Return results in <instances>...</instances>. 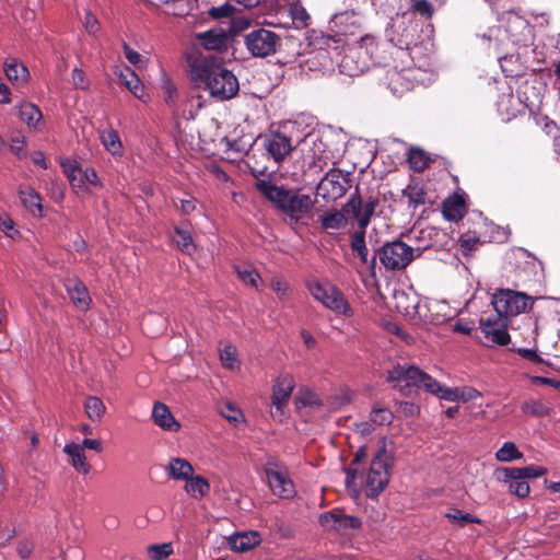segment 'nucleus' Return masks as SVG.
Returning <instances> with one entry per match:
<instances>
[{
  "label": "nucleus",
  "instance_id": "4",
  "mask_svg": "<svg viewBox=\"0 0 560 560\" xmlns=\"http://www.w3.org/2000/svg\"><path fill=\"white\" fill-rule=\"evenodd\" d=\"M527 23L522 18L511 14L509 16V28L501 26L489 27L486 32L478 34L485 48L494 49L497 52L508 50L510 44L522 43V33L526 31Z\"/></svg>",
  "mask_w": 560,
  "mask_h": 560
},
{
  "label": "nucleus",
  "instance_id": "26",
  "mask_svg": "<svg viewBox=\"0 0 560 560\" xmlns=\"http://www.w3.org/2000/svg\"><path fill=\"white\" fill-rule=\"evenodd\" d=\"M154 423L161 429L170 432H177L180 429L179 422L173 417L170 408L163 402H155L152 410Z\"/></svg>",
  "mask_w": 560,
  "mask_h": 560
},
{
  "label": "nucleus",
  "instance_id": "1",
  "mask_svg": "<svg viewBox=\"0 0 560 560\" xmlns=\"http://www.w3.org/2000/svg\"><path fill=\"white\" fill-rule=\"evenodd\" d=\"M188 67L190 80L198 86H202L212 97L226 101L238 93L237 78L232 71L224 68L217 57L190 56Z\"/></svg>",
  "mask_w": 560,
  "mask_h": 560
},
{
  "label": "nucleus",
  "instance_id": "6",
  "mask_svg": "<svg viewBox=\"0 0 560 560\" xmlns=\"http://www.w3.org/2000/svg\"><path fill=\"white\" fill-rule=\"evenodd\" d=\"M533 298L526 293L510 289H499L491 298L495 315L505 317L508 320L529 311L533 307Z\"/></svg>",
  "mask_w": 560,
  "mask_h": 560
},
{
  "label": "nucleus",
  "instance_id": "46",
  "mask_svg": "<svg viewBox=\"0 0 560 560\" xmlns=\"http://www.w3.org/2000/svg\"><path fill=\"white\" fill-rule=\"evenodd\" d=\"M445 516L452 522V524H454L458 527H464L469 523H477V524L481 523V521L477 516H475L470 513L464 512L459 509H450L445 513Z\"/></svg>",
  "mask_w": 560,
  "mask_h": 560
},
{
  "label": "nucleus",
  "instance_id": "45",
  "mask_svg": "<svg viewBox=\"0 0 560 560\" xmlns=\"http://www.w3.org/2000/svg\"><path fill=\"white\" fill-rule=\"evenodd\" d=\"M320 223L325 230H341L347 225V219L340 211H330L320 217Z\"/></svg>",
  "mask_w": 560,
  "mask_h": 560
},
{
  "label": "nucleus",
  "instance_id": "27",
  "mask_svg": "<svg viewBox=\"0 0 560 560\" xmlns=\"http://www.w3.org/2000/svg\"><path fill=\"white\" fill-rule=\"evenodd\" d=\"M257 188L279 210H282L285 200L291 191L282 186H277L269 180L258 182Z\"/></svg>",
  "mask_w": 560,
  "mask_h": 560
},
{
  "label": "nucleus",
  "instance_id": "24",
  "mask_svg": "<svg viewBox=\"0 0 560 560\" xmlns=\"http://www.w3.org/2000/svg\"><path fill=\"white\" fill-rule=\"evenodd\" d=\"M261 542L257 530L240 532L229 537V546L233 551L247 552Z\"/></svg>",
  "mask_w": 560,
  "mask_h": 560
},
{
  "label": "nucleus",
  "instance_id": "20",
  "mask_svg": "<svg viewBox=\"0 0 560 560\" xmlns=\"http://www.w3.org/2000/svg\"><path fill=\"white\" fill-rule=\"evenodd\" d=\"M292 148L291 139L281 132L271 133L266 140V149L276 162L283 161Z\"/></svg>",
  "mask_w": 560,
  "mask_h": 560
},
{
  "label": "nucleus",
  "instance_id": "9",
  "mask_svg": "<svg viewBox=\"0 0 560 560\" xmlns=\"http://www.w3.org/2000/svg\"><path fill=\"white\" fill-rule=\"evenodd\" d=\"M295 387V380L289 373L278 375L272 385L270 415L275 420L283 421L287 406Z\"/></svg>",
  "mask_w": 560,
  "mask_h": 560
},
{
  "label": "nucleus",
  "instance_id": "13",
  "mask_svg": "<svg viewBox=\"0 0 560 560\" xmlns=\"http://www.w3.org/2000/svg\"><path fill=\"white\" fill-rule=\"evenodd\" d=\"M319 524L327 532L345 534L348 529L361 527L360 518L347 515L342 510L334 509L319 515Z\"/></svg>",
  "mask_w": 560,
  "mask_h": 560
},
{
  "label": "nucleus",
  "instance_id": "28",
  "mask_svg": "<svg viewBox=\"0 0 560 560\" xmlns=\"http://www.w3.org/2000/svg\"><path fill=\"white\" fill-rule=\"evenodd\" d=\"M63 452L68 455L70 464L79 474L88 475L91 471V465L86 459L83 446L71 442L65 445Z\"/></svg>",
  "mask_w": 560,
  "mask_h": 560
},
{
  "label": "nucleus",
  "instance_id": "44",
  "mask_svg": "<svg viewBox=\"0 0 560 560\" xmlns=\"http://www.w3.org/2000/svg\"><path fill=\"white\" fill-rule=\"evenodd\" d=\"M523 458V453L518 451L515 443L504 442L495 452V459L502 463H510Z\"/></svg>",
  "mask_w": 560,
  "mask_h": 560
},
{
  "label": "nucleus",
  "instance_id": "61",
  "mask_svg": "<svg viewBox=\"0 0 560 560\" xmlns=\"http://www.w3.org/2000/svg\"><path fill=\"white\" fill-rule=\"evenodd\" d=\"M405 195L407 196L409 202L413 203L415 206L424 202V192L422 188L417 185L408 186L405 190Z\"/></svg>",
  "mask_w": 560,
  "mask_h": 560
},
{
  "label": "nucleus",
  "instance_id": "3",
  "mask_svg": "<svg viewBox=\"0 0 560 560\" xmlns=\"http://www.w3.org/2000/svg\"><path fill=\"white\" fill-rule=\"evenodd\" d=\"M388 377L395 383V386L406 390V394L411 388L424 389L440 399H444V394L448 388L415 365L398 364L389 371Z\"/></svg>",
  "mask_w": 560,
  "mask_h": 560
},
{
  "label": "nucleus",
  "instance_id": "18",
  "mask_svg": "<svg viewBox=\"0 0 560 560\" xmlns=\"http://www.w3.org/2000/svg\"><path fill=\"white\" fill-rule=\"evenodd\" d=\"M395 307L399 313L410 320L417 322L424 317L419 298L415 294H407L404 291H397L394 294Z\"/></svg>",
  "mask_w": 560,
  "mask_h": 560
},
{
  "label": "nucleus",
  "instance_id": "51",
  "mask_svg": "<svg viewBox=\"0 0 560 560\" xmlns=\"http://www.w3.org/2000/svg\"><path fill=\"white\" fill-rule=\"evenodd\" d=\"M175 233L177 235L175 241L178 248H180L184 253L191 255L195 252L196 246L192 242L190 233L179 228H176Z\"/></svg>",
  "mask_w": 560,
  "mask_h": 560
},
{
  "label": "nucleus",
  "instance_id": "43",
  "mask_svg": "<svg viewBox=\"0 0 560 560\" xmlns=\"http://www.w3.org/2000/svg\"><path fill=\"white\" fill-rule=\"evenodd\" d=\"M504 474L512 478L535 479L547 474V469L540 466L514 467L512 470H505Z\"/></svg>",
  "mask_w": 560,
  "mask_h": 560
},
{
  "label": "nucleus",
  "instance_id": "32",
  "mask_svg": "<svg viewBox=\"0 0 560 560\" xmlns=\"http://www.w3.org/2000/svg\"><path fill=\"white\" fill-rule=\"evenodd\" d=\"M19 195L23 206L27 208L33 215L43 217L42 197L34 188H21Z\"/></svg>",
  "mask_w": 560,
  "mask_h": 560
},
{
  "label": "nucleus",
  "instance_id": "34",
  "mask_svg": "<svg viewBox=\"0 0 560 560\" xmlns=\"http://www.w3.org/2000/svg\"><path fill=\"white\" fill-rule=\"evenodd\" d=\"M100 139L105 150L110 153L114 158H121L124 154V145L119 138V135L114 129L103 130L100 135Z\"/></svg>",
  "mask_w": 560,
  "mask_h": 560
},
{
  "label": "nucleus",
  "instance_id": "40",
  "mask_svg": "<svg viewBox=\"0 0 560 560\" xmlns=\"http://www.w3.org/2000/svg\"><path fill=\"white\" fill-rule=\"evenodd\" d=\"M236 273L238 279L246 285L259 289V284L262 282L259 273L249 265H242L236 267Z\"/></svg>",
  "mask_w": 560,
  "mask_h": 560
},
{
  "label": "nucleus",
  "instance_id": "42",
  "mask_svg": "<svg viewBox=\"0 0 560 560\" xmlns=\"http://www.w3.org/2000/svg\"><path fill=\"white\" fill-rule=\"evenodd\" d=\"M20 116L28 127L33 128H36L43 117L40 109L32 103H24L20 106Z\"/></svg>",
  "mask_w": 560,
  "mask_h": 560
},
{
  "label": "nucleus",
  "instance_id": "50",
  "mask_svg": "<svg viewBox=\"0 0 560 560\" xmlns=\"http://www.w3.org/2000/svg\"><path fill=\"white\" fill-rule=\"evenodd\" d=\"M429 161V158L427 156L425 152L420 149L411 148L408 151V162L410 167L413 171L420 172L424 170L427 166V163Z\"/></svg>",
  "mask_w": 560,
  "mask_h": 560
},
{
  "label": "nucleus",
  "instance_id": "16",
  "mask_svg": "<svg viewBox=\"0 0 560 560\" xmlns=\"http://www.w3.org/2000/svg\"><path fill=\"white\" fill-rule=\"evenodd\" d=\"M302 150L306 151L310 162L315 166L323 167L330 160L327 147L318 132H308L302 140Z\"/></svg>",
  "mask_w": 560,
  "mask_h": 560
},
{
  "label": "nucleus",
  "instance_id": "25",
  "mask_svg": "<svg viewBox=\"0 0 560 560\" xmlns=\"http://www.w3.org/2000/svg\"><path fill=\"white\" fill-rule=\"evenodd\" d=\"M118 79L120 84L126 86L135 97L142 102H148L149 96L145 86L131 68L125 67V69L119 72Z\"/></svg>",
  "mask_w": 560,
  "mask_h": 560
},
{
  "label": "nucleus",
  "instance_id": "23",
  "mask_svg": "<svg viewBox=\"0 0 560 560\" xmlns=\"http://www.w3.org/2000/svg\"><path fill=\"white\" fill-rule=\"evenodd\" d=\"M514 467H501L495 469L494 477L498 481L508 483L509 491L520 499H524L529 494V485L524 478H512L504 474L505 470H512Z\"/></svg>",
  "mask_w": 560,
  "mask_h": 560
},
{
  "label": "nucleus",
  "instance_id": "58",
  "mask_svg": "<svg viewBox=\"0 0 560 560\" xmlns=\"http://www.w3.org/2000/svg\"><path fill=\"white\" fill-rule=\"evenodd\" d=\"M0 230L5 236L15 240L20 236L19 230L15 228L14 221L7 214L0 217Z\"/></svg>",
  "mask_w": 560,
  "mask_h": 560
},
{
  "label": "nucleus",
  "instance_id": "7",
  "mask_svg": "<svg viewBox=\"0 0 560 560\" xmlns=\"http://www.w3.org/2000/svg\"><path fill=\"white\" fill-rule=\"evenodd\" d=\"M62 171L77 195L90 194L92 188H102L97 172L93 167H81L75 160L66 159L61 162Z\"/></svg>",
  "mask_w": 560,
  "mask_h": 560
},
{
  "label": "nucleus",
  "instance_id": "64",
  "mask_svg": "<svg viewBox=\"0 0 560 560\" xmlns=\"http://www.w3.org/2000/svg\"><path fill=\"white\" fill-rule=\"evenodd\" d=\"M234 11H235V8L232 4L224 3L222 5L211 8L209 11V14L213 19H222V18L232 16Z\"/></svg>",
  "mask_w": 560,
  "mask_h": 560
},
{
  "label": "nucleus",
  "instance_id": "33",
  "mask_svg": "<svg viewBox=\"0 0 560 560\" xmlns=\"http://www.w3.org/2000/svg\"><path fill=\"white\" fill-rule=\"evenodd\" d=\"M67 289L73 304L81 310H86L91 298L85 285L79 280H73L68 283Z\"/></svg>",
  "mask_w": 560,
  "mask_h": 560
},
{
  "label": "nucleus",
  "instance_id": "60",
  "mask_svg": "<svg viewBox=\"0 0 560 560\" xmlns=\"http://www.w3.org/2000/svg\"><path fill=\"white\" fill-rule=\"evenodd\" d=\"M376 202L374 200H369L366 202H362L361 213L359 214V224L361 229H365L370 223V219L375 210Z\"/></svg>",
  "mask_w": 560,
  "mask_h": 560
},
{
  "label": "nucleus",
  "instance_id": "54",
  "mask_svg": "<svg viewBox=\"0 0 560 560\" xmlns=\"http://www.w3.org/2000/svg\"><path fill=\"white\" fill-rule=\"evenodd\" d=\"M161 88L164 102L171 107L174 106L177 101V89L175 84L168 78L164 77Z\"/></svg>",
  "mask_w": 560,
  "mask_h": 560
},
{
  "label": "nucleus",
  "instance_id": "30",
  "mask_svg": "<svg viewBox=\"0 0 560 560\" xmlns=\"http://www.w3.org/2000/svg\"><path fill=\"white\" fill-rule=\"evenodd\" d=\"M184 482L185 493L195 500L202 499L210 493V482L200 475L192 472Z\"/></svg>",
  "mask_w": 560,
  "mask_h": 560
},
{
  "label": "nucleus",
  "instance_id": "10",
  "mask_svg": "<svg viewBox=\"0 0 560 560\" xmlns=\"http://www.w3.org/2000/svg\"><path fill=\"white\" fill-rule=\"evenodd\" d=\"M279 36L265 28H259L248 33L244 43L247 50L254 57H267L276 52L279 45Z\"/></svg>",
  "mask_w": 560,
  "mask_h": 560
},
{
  "label": "nucleus",
  "instance_id": "53",
  "mask_svg": "<svg viewBox=\"0 0 560 560\" xmlns=\"http://www.w3.org/2000/svg\"><path fill=\"white\" fill-rule=\"evenodd\" d=\"M524 413L530 416H547L549 415V408L540 400H527L522 405Z\"/></svg>",
  "mask_w": 560,
  "mask_h": 560
},
{
  "label": "nucleus",
  "instance_id": "17",
  "mask_svg": "<svg viewBox=\"0 0 560 560\" xmlns=\"http://www.w3.org/2000/svg\"><path fill=\"white\" fill-rule=\"evenodd\" d=\"M313 207L314 200L311 196L291 190L281 211L287 213L292 220L299 221L308 214Z\"/></svg>",
  "mask_w": 560,
  "mask_h": 560
},
{
  "label": "nucleus",
  "instance_id": "35",
  "mask_svg": "<svg viewBox=\"0 0 560 560\" xmlns=\"http://www.w3.org/2000/svg\"><path fill=\"white\" fill-rule=\"evenodd\" d=\"M366 457V447L364 445H361L359 450L357 451L352 463L347 468V477H346V486L349 491H351L353 494L359 493V487L357 483V475H358V465L361 462L362 458Z\"/></svg>",
  "mask_w": 560,
  "mask_h": 560
},
{
  "label": "nucleus",
  "instance_id": "19",
  "mask_svg": "<svg viewBox=\"0 0 560 560\" xmlns=\"http://www.w3.org/2000/svg\"><path fill=\"white\" fill-rule=\"evenodd\" d=\"M329 24L331 31L336 32L337 35H354L355 30L360 26V16L346 11L334 15Z\"/></svg>",
  "mask_w": 560,
  "mask_h": 560
},
{
  "label": "nucleus",
  "instance_id": "52",
  "mask_svg": "<svg viewBox=\"0 0 560 560\" xmlns=\"http://www.w3.org/2000/svg\"><path fill=\"white\" fill-rule=\"evenodd\" d=\"M359 50L364 51L371 59H375L378 51V43L372 35H364L360 38Z\"/></svg>",
  "mask_w": 560,
  "mask_h": 560
},
{
  "label": "nucleus",
  "instance_id": "48",
  "mask_svg": "<svg viewBox=\"0 0 560 560\" xmlns=\"http://www.w3.org/2000/svg\"><path fill=\"white\" fill-rule=\"evenodd\" d=\"M45 189L50 198L56 202H61L65 198V184L56 177H48L45 180Z\"/></svg>",
  "mask_w": 560,
  "mask_h": 560
},
{
  "label": "nucleus",
  "instance_id": "56",
  "mask_svg": "<svg viewBox=\"0 0 560 560\" xmlns=\"http://www.w3.org/2000/svg\"><path fill=\"white\" fill-rule=\"evenodd\" d=\"M221 415L230 422L237 424L243 421L242 411L231 402H225L221 408Z\"/></svg>",
  "mask_w": 560,
  "mask_h": 560
},
{
  "label": "nucleus",
  "instance_id": "36",
  "mask_svg": "<svg viewBox=\"0 0 560 560\" xmlns=\"http://www.w3.org/2000/svg\"><path fill=\"white\" fill-rule=\"evenodd\" d=\"M465 212V203L459 196H452L444 201L443 214L448 221H458Z\"/></svg>",
  "mask_w": 560,
  "mask_h": 560
},
{
  "label": "nucleus",
  "instance_id": "21",
  "mask_svg": "<svg viewBox=\"0 0 560 560\" xmlns=\"http://www.w3.org/2000/svg\"><path fill=\"white\" fill-rule=\"evenodd\" d=\"M164 471L173 481H185L195 472L192 465L183 457L172 456L164 465Z\"/></svg>",
  "mask_w": 560,
  "mask_h": 560
},
{
  "label": "nucleus",
  "instance_id": "12",
  "mask_svg": "<svg viewBox=\"0 0 560 560\" xmlns=\"http://www.w3.org/2000/svg\"><path fill=\"white\" fill-rule=\"evenodd\" d=\"M423 63L415 68H406L401 71L393 70L388 73V86L395 95H401L413 88L415 83L423 82L421 68Z\"/></svg>",
  "mask_w": 560,
  "mask_h": 560
},
{
  "label": "nucleus",
  "instance_id": "49",
  "mask_svg": "<svg viewBox=\"0 0 560 560\" xmlns=\"http://www.w3.org/2000/svg\"><path fill=\"white\" fill-rule=\"evenodd\" d=\"M351 248L354 253L358 254L363 264L368 261L369 249L365 244L364 229L353 234L351 241Z\"/></svg>",
  "mask_w": 560,
  "mask_h": 560
},
{
  "label": "nucleus",
  "instance_id": "63",
  "mask_svg": "<svg viewBox=\"0 0 560 560\" xmlns=\"http://www.w3.org/2000/svg\"><path fill=\"white\" fill-rule=\"evenodd\" d=\"M35 549V542L31 539H23L19 541L16 547V552L19 557L23 560L28 559Z\"/></svg>",
  "mask_w": 560,
  "mask_h": 560
},
{
  "label": "nucleus",
  "instance_id": "55",
  "mask_svg": "<svg viewBox=\"0 0 560 560\" xmlns=\"http://www.w3.org/2000/svg\"><path fill=\"white\" fill-rule=\"evenodd\" d=\"M393 420V413L387 408H373L370 413V421L377 425L389 424Z\"/></svg>",
  "mask_w": 560,
  "mask_h": 560
},
{
  "label": "nucleus",
  "instance_id": "39",
  "mask_svg": "<svg viewBox=\"0 0 560 560\" xmlns=\"http://www.w3.org/2000/svg\"><path fill=\"white\" fill-rule=\"evenodd\" d=\"M354 393L349 388H341L336 394L331 395L327 401V410L336 411L352 401Z\"/></svg>",
  "mask_w": 560,
  "mask_h": 560
},
{
  "label": "nucleus",
  "instance_id": "14",
  "mask_svg": "<svg viewBox=\"0 0 560 560\" xmlns=\"http://www.w3.org/2000/svg\"><path fill=\"white\" fill-rule=\"evenodd\" d=\"M347 191V179L340 171L328 172L316 187V195L326 201L341 198Z\"/></svg>",
  "mask_w": 560,
  "mask_h": 560
},
{
  "label": "nucleus",
  "instance_id": "22",
  "mask_svg": "<svg viewBox=\"0 0 560 560\" xmlns=\"http://www.w3.org/2000/svg\"><path fill=\"white\" fill-rule=\"evenodd\" d=\"M196 39L207 50L222 52L228 49L230 38L221 30H210L196 34Z\"/></svg>",
  "mask_w": 560,
  "mask_h": 560
},
{
  "label": "nucleus",
  "instance_id": "11",
  "mask_svg": "<svg viewBox=\"0 0 560 560\" xmlns=\"http://www.w3.org/2000/svg\"><path fill=\"white\" fill-rule=\"evenodd\" d=\"M267 482L272 493L280 499H291L295 494V488L284 467L268 463L265 468Z\"/></svg>",
  "mask_w": 560,
  "mask_h": 560
},
{
  "label": "nucleus",
  "instance_id": "37",
  "mask_svg": "<svg viewBox=\"0 0 560 560\" xmlns=\"http://www.w3.org/2000/svg\"><path fill=\"white\" fill-rule=\"evenodd\" d=\"M480 392L474 387H454L447 388V392L444 394V400L467 402L480 397Z\"/></svg>",
  "mask_w": 560,
  "mask_h": 560
},
{
  "label": "nucleus",
  "instance_id": "47",
  "mask_svg": "<svg viewBox=\"0 0 560 560\" xmlns=\"http://www.w3.org/2000/svg\"><path fill=\"white\" fill-rule=\"evenodd\" d=\"M174 552L172 542L154 544L147 547V553L152 560H165Z\"/></svg>",
  "mask_w": 560,
  "mask_h": 560
},
{
  "label": "nucleus",
  "instance_id": "38",
  "mask_svg": "<svg viewBox=\"0 0 560 560\" xmlns=\"http://www.w3.org/2000/svg\"><path fill=\"white\" fill-rule=\"evenodd\" d=\"M84 410L86 417L91 421L97 422L101 421L103 416L105 415L106 407L104 402L101 400V398L96 396H90L85 399Z\"/></svg>",
  "mask_w": 560,
  "mask_h": 560
},
{
  "label": "nucleus",
  "instance_id": "29",
  "mask_svg": "<svg viewBox=\"0 0 560 560\" xmlns=\"http://www.w3.org/2000/svg\"><path fill=\"white\" fill-rule=\"evenodd\" d=\"M3 71L7 79L16 86L24 85L30 79L28 69L15 58L5 59Z\"/></svg>",
  "mask_w": 560,
  "mask_h": 560
},
{
  "label": "nucleus",
  "instance_id": "57",
  "mask_svg": "<svg viewBox=\"0 0 560 560\" xmlns=\"http://www.w3.org/2000/svg\"><path fill=\"white\" fill-rule=\"evenodd\" d=\"M290 15L292 20L299 23L302 27L307 26L310 21V14L301 4L293 3L290 8Z\"/></svg>",
  "mask_w": 560,
  "mask_h": 560
},
{
  "label": "nucleus",
  "instance_id": "59",
  "mask_svg": "<svg viewBox=\"0 0 560 560\" xmlns=\"http://www.w3.org/2000/svg\"><path fill=\"white\" fill-rule=\"evenodd\" d=\"M124 54L126 59L137 68L141 69L144 68L147 65L145 58L140 55L138 51L133 50L131 47H129L126 43L122 45Z\"/></svg>",
  "mask_w": 560,
  "mask_h": 560
},
{
  "label": "nucleus",
  "instance_id": "41",
  "mask_svg": "<svg viewBox=\"0 0 560 560\" xmlns=\"http://www.w3.org/2000/svg\"><path fill=\"white\" fill-rule=\"evenodd\" d=\"M220 361L222 365L228 370H240L241 363L237 358V351L236 348L231 343H226L222 349H220Z\"/></svg>",
  "mask_w": 560,
  "mask_h": 560
},
{
  "label": "nucleus",
  "instance_id": "31",
  "mask_svg": "<svg viewBox=\"0 0 560 560\" xmlns=\"http://www.w3.org/2000/svg\"><path fill=\"white\" fill-rule=\"evenodd\" d=\"M294 402L298 410L317 411L324 407L319 396L310 388L299 389L294 397Z\"/></svg>",
  "mask_w": 560,
  "mask_h": 560
},
{
  "label": "nucleus",
  "instance_id": "5",
  "mask_svg": "<svg viewBox=\"0 0 560 560\" xmlns=\"http://www.w3.org/2000/svg\"><path fill=\"white\" fill-rule=\"evenodd\" d=\"M312 298L336 315L353 316V310L343 293L328 281L313 280L307 284Z\"/></svg>",
  "mask_w": 560,
  "mask_h": 560
},
{
  "label": "nucleus",
  "instance_id": "8",
  "mask_svg": "<svg viewBox=\"0 0 560 560\" xmlns=\"http://www.w3.org/2000/svg\"><path fill=\"white\" fill-rule=\"evenodd\" d=\"M420 255L421 249L419 247L413 248L401 241L386 243L378 252L381 264L388 270L405 269Z\"/></svg>",
  "mask_w": 560,
  "mask_h": 560
},
{
  "label": "nucleus",
  "instance_id": "2",
  "mask_svg": "<svg viewBox=\"0 0 560 560\" xmlns=\"http://www.w3.org/2000/svg\"><path fill=\"white\" fill-rule=\"evenodd\" d=\"M394 460V442L382 438L377 451L364 477L365 493L369 498L377 497L389 481V470Z\"/></svg>",
  "mask_w": 560,
  "mask_h": 560
},
{
  "label": "nucleus",
  "instance_id": "15",
  "mask_svg": "<svg viewBox=\"0 0 560 560\" xmlns=\"http://www.w3.org/2000/svg\"><path fill=\"white\" fill-rule=\"evenodd\" d=\"M509 324L510 320L498 315L481 318L480 320L481 331L486 338L499 346H505L510 341V335L506 331Z\"/></svg>",
  "mask_w": 560,
  "mask_h": 560
},
{
  "label": "nucleus",
  "instance_id": "62",
  "mask_svg": "<svg viewBox=\"0 0 560 560\" xmlns=\"http://www.w3.org/2000/svg\"><path fill=\"white\" fill-rule=\"evenodd\" d=\"M361 209H362V200L357 195L351 196V198L348 200V202L345 206V212L347 214L352 215L358 221H359V214L361 213L360 212Z\"/></svg>",
  "mask_w": 560,
  "mask_h": 560
}]
</instances>
